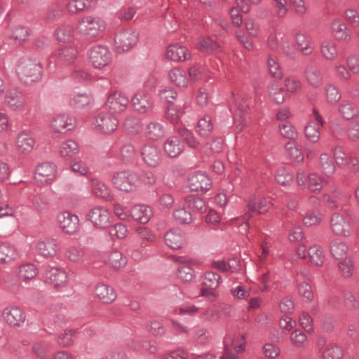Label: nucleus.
I'll list each match as a JSON object with an SVG mask.
<instances>
[{
  "label": "nucleus",
  "mask_w": 359,
  "mask_h": 359,
  "mask_svg": "<svg viewBox=\"0 0 359 359\" xmlns=\"http://www.w3.org/2000/svg\"><path fill=\"white\" fill-rule=\"evenodd\" d=\"M36 250L39 255L44 257H53L57 252V245L53 239L40 241L36 243Z\"/></svg>",
  "instance_id": "28"
},
{
  "label": "nucleus",
  "mask_w": 359,
  "mask_h": 359,
  "mask_svg": "<svg viewBox=\"0 0 359 359\" xmlns=\"http://www.w3.org/2000/svg\"><path fill=\"white\" fill-rule=\"evenodd\" d=\"M87 58L94 68L100 69L110 65L112 55L107 46L97 45L88 50Z\"/></svg>",
  "instance_id": "4"
},
{
  "label": "nucleus",
  "mask_w": 359,
  "mask_h": 359,
  "mask_svg": "<svg viewBox=\"0 0 359 359\" xmlns=\"http://www.w3.org/2000/svg\"><path fill=\"white\" fill-rule=\"evenodd\" d=\"M271 205L272 203L270 199L262 197L258 201V202H256L254 196H252L249 198L248 203L249 210L259 214L266 213L270 209Z\"/></svg>",
  "instance_id": "31"
},
{
  "label": "nucleus",
  "mask_w": 359,
  "mask_h": 359,
  "mask_svg": "<svg viewBox=\"0 0 359 359\" xmlns=\"http://www.w3.org/2000/svg\"><path fill=\"white\" fill-rule=\"evenodd\" d=\"M321 127L315 124L313 120H311L304 127V133L306 139L312 142H317L320 136Z\"/></svg>",
  "instance_id": "48"
},
{
  "label": "nucleus",
  "mask_w": 359,
  "mask_h": 359,
  "mask_svg": "<svg viewBox=\"0 0 359 359\" xmlns=\"http://www.w3.org/2000/svg\"><path fill=\"white\" fill-rule=\"evenodd\" d=\"M18 252L15 248L8 243L0 244V264L9 263L16 259Z\"/></svg>",
  "instance_id": "35"
},
{
  "label": "nucleus",
  "mask_w": 359,
  "mask_h": 359,
  "mask_svg": "<svg viewBox=\"0 0 359 359\" xmlns=\"http://www.w3.org/2000/svg\"><path fill=\"white\" fill-rule=\"evenodd\" d=\"M268 93L271 100L276 104H282L285 100L284 89L276 82L269 86Z\"/></svg>",
  "instance_id": "44"
},
{
  "label": "nucleus",
  "mask_w": 359,
  "mask_h": 359,
  "mask_svg": "<svg viewBox=\"0 0 359 359\" xmlns=\"http://www.w3.org/2000/svg\"><path fill=\"white\" fill-rule=\"evenodd\" d=\"M126 129L130 133H137L142 129L141 121L136 117H129L124 122Z\"/></svg>",
  "instance_id": "63"
},
{
  "label": "nucleus",
  "mask_w": 359,
  "mask_h": 359,
  "mask_svg": "<svg viewBox=\"0 0 359 359\" xmlns=\"http://www.w3.org/2000/svg\"><path fill=\"white\" fill-rule=\"evenodd\" d=\"M322 55L327 60H334L338 55L336 43L331 39H324L321 42Z\"/></svg>",
  "instance_id": "38"
},
{
  "label": "nucleus",
  "mask_w": 359,
  "mask_h": 359,
  "mask_svg": "<svg viewBox=\"0 0 359 359\" xmlns=\"http://www.w3.org/2000/svg\"><path fill=\"white\" fill-rule=\"evenodd\" d=\"M344 19L353 27L359 26V13L354 8H347L344 12Z\"/></svg>",
  "instance_id": "64"
},
{
  "label": "nucleus",
  "mask_w": 359,
  "mask_h": 359,
  "mask_svg": "<svg viewBox=\"0 0 359 359\" xmlns=\"http://www.w3.org/2000/svg\"><path fill=\"white\" fill-rule=\"evenodd\" d=\"M330 228L334 235L339 237H350L353 233L351 219L339 212L331 215Z\"/></svg>",
  "instance_id": "6"
},
{
  "label": "nucleus",
  "mask_w": 359,
  "mask_h": 359,
  "mask_svg": "<svg viewBox=\"0 0 359 359\" xmlns=\"http://www.w3.org/2000/svg\"><path fill=\"white\" fill-rule=\"evenodd\" d=\"M153 215V211L151 207L137 204L130 209V216L135 221L142 224L147 223Z\"/></svg>",
  "instance_id": "24"
},
{
  "label": "nucleus",
  "mask_w": 359,
  "mask_h": 359,
  "mask_svg": "<svg viewBox=\"0 0 359 359\" xmlns=\"http://www.w3.org/2000/svg\"><path fill=\"white\" fill-rule=\"evenodd\" d=\"M106 22L98 16L88 15L81 18L77 23L76 30L87 39H94L104 32Z\"/></svg>",
  "instance_id": "3"
},
{
  "label": "nucleus",
  "mask_w": 359,
  "mask_h": 359,
  "mask_svg": "<svg viewBox=\"0 0 359 359\" xmlns=\"http://www.w3.org/2000/svg\"><path fill=\"white\" fill-rule=\"evenodd\" d=\"M297 46L300 51L306 55H311L314 50V45L309 35L305 32H299L294 36Z\"/></svg>",
  "instance_id": "29"
},
{
  "label": "nucleus",
  "mask_w": 359,
  "mask_h": 359,
  "mask_svg": "<svg viewBox=\"0 0 359 359\" xmlns=\"http://www.w3.org/2000/svg\"><path fill=\"white\" fill-rule=\"evenodd\" d=\"M15 73L22 83L26 85H32L41 80L43 67L41 62L36 60L22 57L16 63Z\"/></svg>",
  "instance_id": "1"
},
{
  "label": "nucleus",
  "mask_w": 359,
  "mask_h": 359,
  "mask_svg": "<svg viewBox=\"0 0 359 359\" xmlns=\"http://www.w3.org/2000/svg\"><path fill=\"white\" fill-rule=\"evenodd\" d=\"M319 170L327 177H331L335 172V165L332 157L327 153L322 154L319 157Z\"/></svg>",
  "instance_id": "33"
},
{
  "label": "nucleus",
  "mask_w": 359,
  "mask_h": 359,
  "mask_svg": "<svg viewBox=\"0 0 359 359\" xmlns=\"http://www.w3.org/2000/svg\"><path fill=\"white\" fill-rule=\"evenodd\" d=\"M284 84L287 94L289 95L298 93L302 90L300 81L292 77L286 78L284 81Z\"/></svg>",
  "instance_id": "59"
},
{
  "label": "nucleus",
  "mask_w": 359,
  "mask_h": 359,
  "mask_svg": "<svg viewBox=\"0 0 359 359\" xmlns=\"http://www.w3.org/2000/svg\"><path fill=\"white\" fill-rule=\"evenodd\" d=\"M88 6V0H70L67 5V9L69 13L74 14L84 11Z\"/></svg>",
  "instance_id": "57"
},
{
  "label": "nucleus",
  "mask_w": 359,
  "mask_h": 359,
  "mask_svg": "<svg viewBox=\"0 0 359 359\" xmlns=\"http://www.w3.org/2000/svg\"><path fill=\"white\" fill-rule=\"evenodd\" d=\"M95 297L104 304H110L116 298L114 290L107 284H98L94 290Z\"/></svg>",
  "instance_id": "26"
},
{
  "label": "nucleus",
  "mask_w": 359,
  "mask_h": 359,
  "mask_svg": "<svg viewBox=\"0 0 359 359\" xmlns=\"http://www.w3.org/2000/svg\"><path fill=\"white\" fill-rule=\"evenodd\" d=\"M163 150L170 158L179 156L184 151V146L176 136H170L163 144Z\"/></svg>",
  "instance_id": "25"
},
{
  "label": "nucleus",
  "mask_w": 359,
  "mask_h": 359,
  "mask_svg": "<svg viewBox=\"0 0 359 359\" xmlns=\"http://www.w3.org/2000/svg\"><path fill=\"white\" fill-rule=\"evenodd\" d=\"M128 104V97L125 94L116 91L108 96L104 107L114 112H121L126 110Z\"/></svg>",
  "instance_id": "17"
},
{
  "label": "nucleus",
  "mask_w": 359,
  "mask_h": 359,
  "mask_svg": "<svg viewBox=\"0 0 359 359\" xmlns=\"http://www.w3.org/2000/svg\"><path fill=\"white\" fill-rule=\"evenodd\" d=\"M287 155L292 160L297 161L298 163H301L304 161V154L299 147L294 142H288L285 145Z\"/></svg>",
  "instance_id": "52"
},
{
  "label": "nucleus",
  "mask_w": 359,
  "mask_h": 359,
  "mask_svg": "<svg viewBox=\"0 0 359 359\" xmlns=\"http://www.w3.org/2000/svg\"><path fill=\"white\" fill-rule=\"evenodd\" d=\"M293 180V175L285 168H280L276 174V182L283 186L289 184Z\"/></svg>",
  "instance_id": "60"
},
{
  "label": "nucleus",
  "mask_w": 359,
  "mask_h": 359,
  "mask_svg": "<svg viewBox=\"0 0 359 359\" xmlns=\"http://www.w3.org/2000/svg\"><path fill=\"white\" fill-rule=\"evenodd\" d=\"M170 81L176 86L185 88L188 85V78L185 71L179 68H173L168 73Z\"/></svg>",
  "instance_id": "39"
},
{
  "label": "nucleus",
  "mask_w": 359,
  "mask_h": 359,
  "mask_svg": "<svg viewBox=\"0 0 359 359\" xmlns=\"http://www.w3.org/2000/svg\"><path fill=\"white\" fill-rule=\"evenodd\" d=\"M4 320L11 326H20L25 320L24 311L18 306L6 308L2 313Z\"/></svg>",
  "instance_id": "20"
},
{
  "label": "nucleus",
  "mask_w": 359,
  "mask_h": 359,
  "mask_svg": "<svg viewBox=\"0 0 359 359\" xmlns=\"http://www.w3.org/2000/svg\"><path fill=\"white\" fill-rule=\"evenodd\" d=\"M45 278L48 283L59 290L65 287L68 283L67 272L57 267H47L45 271Z\"/></svg>",
  "instance_id": "12"
},
{
  "label": "nucleus",
  "mask_w": 359,
  "mask_h": 359,
  "mask_svg": "<svg viewBox=\"0 0 359 359\" xmlns=\"http://www.w3.org/2000/svg\"><path fill=\"white\" fill-rule=\"evenodd\" d=\"M267 67L270 75L275 79H280L283 77V70L278 60L269 56L267 60Z\"/></svg>",
  "instance_id": "54"
},
{
  "label": "nucleus",
  "mask_w": 359,
  "mask_h": 359,
  "mask_svg": "<svg viewBox=\"0 0 359 359\" xmlns=\"http://www.w3.org/2000/svg\"><path fill=\"white\" fill-rule=\"evenodd\" d=\"M76 120L74 116L67 114L55 116L50 122V127L55 133H62L64 130H70L75 127Z\"/></svg>",
  "instance_id": "18"
},
{
  "label": "nucleus",
  "mask_w": 359,
  "mask_h": 359,
  "mask_svg": "<svg viewBox=\"0 0 359 359\" xmlns=\"http://www.w3.org/2000/svg\"><path fill=\"white\" fill-rule=\"evenodd\" d=\"M80 151L77 142L73 140H67L61 143L59 147V153L61 156L71 158Z\"/></svg>",
  "instance_id": "32"
},
{
  "label": "nucleus",
  "mask_w": 359,
  "mask_h": 359,
  "mask_svg": "<svg viewBox=\"0 0 359 359\" xmlns=\"http://www.w3.org/2000/svg\"><path fill=\"white\" fill-rule=\"evenodd\" d=\"M325 97L327 102L334 104L341 99V94L335 86L330 84L325 87Z\"/></svg>",
  "instance_id": "58"
},
{
  "label": "nucleus",
  "mask_w": 359,
  "mask_h": 359,
  "mask_svg": "<svg viewBox=\"0 0 359 359\" xmlns=\"http://www.w3.org/2000/svg\"><path fill=\"white\" fill-rule=\"evenodd\" d=\"M35 139L29 131L24 130L18 134L15 146L18 152L24 154H29L34 148Z\"/></svg>",
  "instance_id": "19"
},
{
  "label": "nucleus",
  "mask_w": 359,
  "mask_h": 359,
  "mask_svg": "<svg viewBox=\"0 0 359 359\" xmlns=\"http://www.w3.org/2000/svg\"><path fill=\"white\" fill-rule=\"evenodd\" d=\"M338 270L340 276L344 278H351L355 271L353 262L351 258L346 257L339 262Z\"/></svg>",
  "instance_id": "47"
},
{
  "label": "nucleus",
  "mask_w": 359,
  "mask_h": 359,
  "mask_svg": "<svg viewBox=\"0 0 359 359\" xmlns=\"http://www.w3.org/2000/svg\"><path fill=\"white\" fill-rule=\"evenodd\" d=\"M165 56L174 62H183L191 58L189 50L179 43L170 44L168 46Z\"/></svg>",
  "instance_id": "21"
},
{
  "label": "nucleus",
  "mask_w": 359,
  "mask_h": 359,
  "mask_svg": "<svg viewBox=\"0 0 359 359\" xmlns=\"http://www.w3.org/2000/svg\"><path fill=\"white\" fill-rule=\"evenodd\" d=\"M5 103L13 111H22L27 104L22 92L18 88L9 89L5 96Z\"/></svg>",
  "instance_id": "16"
},
{
  "label": "nucleus",
  "mask_w": 359,
  "mask_h": 359,
  "mask_svg": "<svg viewBox=\"0 0 359 359\" xmlns=\"http://www.w3.org/2000/svg\"><path fill=\"white\" fill-rule=\"evenodd\" d=\"M78 52L73 47H65L59 50L57 54L58 60L65 64H70L77 57Z\"/></svg>",
  "instance_id": "53"
},
{
  "label": "nucleus",
  "mask_w": 359,
  "mask_h": 359,
  "mask_svg": "<svg viewBox=\"0 0 359 359\" xmlns=\"http://www.w3.org/2000/svg\"><path fill=\"white\" fill-rule=\"evenodd\" d=\"M221 276L215 272L207 271L203 277V285L210 290H215L220 284Z\"/></svg>",
  "instance_id": "51"
},
{
  "label": "nucleus",
  "mask_w": 359,
  "mask_h": 359,
  "mask_svg": "<svg viewBox=\"0 0 359 359\" xmlns=\"http://www.w3.org/2000/svg\"><path fill=\"white\" fill-rule=\"evenodd\" d=\"M173 217L179 224H190L194 220L192 213L184 208H179L173 212Z\"/></svg>",
  "instance_id": "55"
},
{
  "label": "nucleus",
  "mask_w": 359,
  "mask_h": 359,
  "mask_svg": "<svg viewBox=\"0 0 359 359\" xmlns=\"http://www.w3.org/2000/svg\"><path fill=\"white\" fill-rule=\"evenodd\" d=\"M111 182L116 189L125 192L135 191L142 185L140 175L130 170L115 172Z\"/></svg>",
  "instance_id": "2"
},
{
  "label": "nucleus",
  "mask_w": 359,
  "mask_h": 359,
  "mask_svg": "<svg viewBox=\"0 0 359 359\" xmlns=\"http://www.w3.org/2000/svg\"><path fill=\"white\" fill-rule=\"evenodd\" d=\"M297 182L299 186H303L311 191H320L328 184V181L320 177L316 173L307 175L303 170H299L297 173Z\"/></svg>",
  "instance_id": "8"
},
{
  "label": "nucleus",
  "mask_w": 359,
  "mask_h": 359,
  "mask_svg": "<svg viewBox=\"0 0 359 359\" xmlns=\"http://www.w3.org/2000/svg\"><path fill=\"white\" fill-rule=\"evenodd\" d=\"M93 125L100 133H110L116 130L118 121L113 112L102 107L94 117Z\"/></svg>",
  "instance_id": "5"
},
{
  "label": "nucleus",
  "mask_w": 359,
  "mask_h": 359,
  "mask_svg": "<svg viewBox=\"0 0 359 359\" xmlns=\"http://www.w3.org/2000/svg\"><path fill=\"white\" fill-rule=\"evenodd\" d=\"M339 113L345 119H359V108L356 102L353 101H344L339 106Z\"/></svg>",
  "instance_id": "27"
},
{
  "label": "nucleus",
  "mask_w": 359,
  "mask_h": 359,
  "mask_svg": "<svg viewBox=\"0 0 359 359\" xmlns=\"http://www.w3.org/2000/svg\"><path fill=\"white\" fill-rule=\"evenodd\" d=\"M214 128V123L210 116L206 115L198 121L196 131L199 135L207 137L211 134Z\"/></svg>",
  "instance_id": "43"
},
{
  "label": "nucleus",
  "mask_w": 359,
  "mask_h": 359,
  "mask_svg": "<svg viewBox=\"0 0 359 359\" xmlns=\"http://www.w3.org/2000/svg\"><path fill=\"white\" fill-rule=\"evenodd\" d=\"M57 222L62 231L67 234H74L80 229L79 217L69 211L59 213L57 216Z\"/></svg>",
  "instance_id": "11"
},
{
  "label": "nucleus",
  "mask_w": 359,
  "mask_h": 359,
  "mask_svg": "<svg viewBox=\"0 0 359 359\" xmlns=\"http://www.w3.org/2000/svg\"><path fill=\"white\" fill-rule=\"evenodd\" d=\"M135 155V148L133 145L130 143L123 144L115 154L116 158L123 163L131 162Z\"/></svg>",
  "instance_id": "41"
},
{
  "label": "nucleus",
  "mask_w": 359,
  "mask_h": 359,
  "mask_svg": "<svg viewBox=\"0 0 359 359\" xmlns=\"http://www.w3.org/2000/svg\"><path fill=\"white\" fill-rule=\"evenodd\" d=\"M233 116V122L238 132H241L248 124V103L244 99L238 98L233 106L231 107Z\"/></svg>",
  "instance_id": "10"
},
{
  "label": "nucleus",
  "mask_w": 359,
  "mask_h": 359,
  "mask_svg": "<svg viewBox=\"0 0 359 359\" xmlns=\"http://www.w3.org/2000/svg\"><path fill=\"white\" fill-rule=\"evenodd\" d=\"M65 256L72 262L82 263L85 260V250L80 246L70 245L66 248Z\"/></svg>",
  "instance_id": "36"
},
{
  "label": "nucleus",
  "mask_w": 359,
  "mask_h": 359,
  "mask_svg": "<svg viewBox=\"0 0 359 359\" xmlns=\"http://www.w3.org/2000/svg\"><path fill=\"white\" fill-rule=\"evenodd\" d=\"M131 105L135 111L140 114L150 111L154 107L151 95L146 92H138L131 98Z\"/></svg>",
  "instance_id": "14"
},
{
  "label": "nucleus",
  "mask_w": 359,
  "mask_h": 359,
  "mask_svg": "<svg viewBox=\"0 0 359 359\" xmlns=\"http://www.w3.org/2000/svg\"><path fill=\"white\" fill-rule=\"evenodd\" d=\"M138 33L133 29H125L117 32L114 37V47L118 53L130 50L137 43Z\"/></svg>",
  "instance_id": "7"
},
{
  "label": "nucleus",
  "mask_w": 359,
  "mask_h": 359,
  "mask_svg": "<svg viewBox=\"0 0 359 359\" xmlns=\"http://www.w3.org/2000/svg\"><path fill=\"white\" fill-rule=\"evenodd\" d=\"M140 154L143 162L150 168H156L161 163V151L153 142L144 144L141 148Z\"/></svg>",
  "instance_id": "9"
},
{
  "label": "nucleus",
  "mask_w": 359,
  "mask_h": 359,
  "mask_svg": "<svg viewBox=\"0 0 359 359\" xmlns=\"http://www.w3.org/2000/svg\"><path fill=\"white\" fill-rule=\"evenodd\" d=\"M343 355V349L334 344L327 345L321 353L322 359H341Z\"/></svg>",
  "instance_id": "50"
},
{
  "label": "nucleus",
  "mask_w": 359,
  "mask_h": 359,
  "mask_svg": "<svg viewBox=\"0 0 359 359\" xmlns=\"http://www.w3.org/2000/svg\"><path fill=\"white\" fill-rule=\"evenodd\" d=\"M36 274L37 269L33 264H25L20 267L19 277L25 283L34 278Z\"/></svg>",
  "instance_id": "49"
},
{
  "label": "nucleus",
  "mask_w": 359,
  "mask_h": 359,
  "mask_svg": "<svg viewBox=\"0 0 359 359\" xmlns=\"http://www.w3.org/2000/svg\"><path fill=\"white\" fill-rule=\"evenodd\" d=\"M331 32L337 41H350L352 36L346 25L339 18L333 20L330 25Z\"/></svg>",
  "instance_id": "23"
},
{
  "label": "nucleus",
  "mask_w": 359,
  "mask_h": 359,
  "mask_svg": "<svg viewBox=\"0 0 359 359\" xmlns=\"http://www.w3.org/2000/svg\"><path fill=\"white\" fill-rule=\"evenodd\" d=\"M90 187L92 193L97 197L108 198L110 196V189L109 187L98 179H92Z\"/></svg>",
  "instance_id": "37"
},
{
  "label": "nucleus",
  "mask_w": 359,
  "mask_h": 359,
  "mask_svg": "<svg viewBox=\"0 0 359 359\" xmlns=\"http://www.w3.org/2000/svg\"><path fill=\"white\" fill-rule=\"evenodd\" d=\"M308 257L310 262L318 266H322L325 260L323 250L317 244L311 245L308 249Z\"/></svg>",
  "instance_id": "40"
},
{
  "label": "nucleus",
  "mask_w": 359,
  "mask_h": 359,
  "mask_svg": "<svg viewBox=\"0 0 359 359\" xmlns=\"http://www.w3.org/2000/svg\"><path fill=\"white\" fill-rule=\"evenodd\" d=\"M36 175L44 177L45 182L50 183L56 178V165L52 163H43L36 168Z\"/></svg>",
  "instance_id": "30"
},
{
  "label": "nucleus",
  "mask_w": 359,
  "mask_h": 359,
  "mask_svg": "<svg viewBox=\"0 0 359 359\" xmlns=\"http://www.w3.org/2000/svg\"><path fill=\"white\" fill-rule=\"evenodd\" d=\"M308 83L313 88H319L323 84V76L320 71L315 67L308 66L305 71Z\"/></svg>",
  "instance_id": "42"
},
{
  "label": "nucleus",
  "mask_w": 359,
  "mask_h": 359,
  "mask_svg": "<svg viewBox=\"0 0 359 359\" xmlns=\"http://www.w3.org/2000/svg\"><path fill=\"white\" fill-rule=\"evenodd\" d=\"M128 347L134 350H140L141 348L148 351L150 353H155L157 351V348L154 343L151 341H144L142 344L138 341L132 340L127 343Z\"/></svg>",
  "instance_id": "61"
},
{
  "label": "nucleus",
  "mask_w": 359,
  "mask_h": 359,
  "mask_svg": "<svg viewBox=\"0 0 359 359\" xmlns=\"http://www.w3.org/2000/svg\"><path fill=\"white\" fill-rule=\"evenodd\" d=\"M145 135L151 140H158L163 137L165 130L163 124L157 121H151L144 130Z\"/></svg>",
  "instance_id": "34"
},
{
  "label": "nucleus",
  "mask_w": 359,
  "mask_h": 359,
  "mask_svg": "<svg viewBox=\"0 0 359 359\" xmlns=\"http://www.w3.org/2000/svg\"><path fill=\"white\" fill-rule=\"evenodd\" d=\"M165 244L172 249L183 248L187 243L185 233L179 229L168 231L164 236Z\"/></svg>",
  "instance_id": "22"
},
{
  "label": "nucleus",
  "mask_w": 359,
  "mask_h": 359,
  "mask_svg": "<svg viewBox=\"0 0 359 359\" xmlns=\"http://www.w3.org/2000/svg\"><path fill=\"white\" fill-rule=\"evenodd\" d=\"M92 97L86 94H77L75 95L73 98V104L75 107L82 109L92 104Z\"/></svg>",
  "instance_id": "62"
},
{
  "label": "nucleus",
  "mask_w": 359,
  "mask_h": 359,
  "mask_svg": "<svg viewBox=\"0 0 359 359\" xmlns=\"http://www.w3.org/2000/svg\"><path fill=\"white\" fill-rule=\"evenodd\" d=\"M330 250L335 259H339L346 255L348 247L344 241L336 238L330 243Z\"/></svg>",
  "instance_id": "45"
},
{
  "label": "nucleus",
  "mask_w": 359,
  "mask_h": 359,
  "mask_svg": "<svg viewBox=\"0 0 359 359\" xmlns=\"http://www.w3.org/2000/svg\"><path fill=\"white\" fill-rule=\"evenodd\" d=\"M108 262L114 268L118 269L126 264V257L118 250H113L108 255Z\"/></svg>",
  "instance_id": "56"
},
{
  "label": "nucleus",
  "mask_w": 359,
  "mask_h": 359,
  "mask_svg": "<svg viewBox=\"0 0 359 359\" xmlns=\"http://www.w3.org/2000/svg\"><path fill=\"white\" fill-rule=\"evenodd\" d=\"M189 187L192 191L206 192L212 185L211 179L202 172L193 173L188 180Z\"/></svg>",
  "instance_id": "15"
},
{
  "label": "nucleus",
  "mask_w": 359,
  "mask_h": 359,
  "mask_svg": "<svg viewBox=\"0 0 359 359\" xmlns=\"http://www.w3.org/2000/svg\"><path fill=\"white\" fill-rule=\"evenodd\" d=\"M88 219L95 227L104 229L110 223V212L104 206H96L93 208L88 214Z\"/></svg>",
  "instance_id": "13"
},
{
  "label": "nucleus",
  "mask_w": 359,
  "mask_h": 359,
  "mask_svg": "<svg viewBox=\"0 0 359 359\" xmlns=\"http://www.w3.org/2000/svg\"><path fill=\"white\" fill-rule=\"evenodd\" d=\"M184 201L189 208L195 209L201 213L205 212L207 210L206 201L197 195H189L184 198Z\"/></svg>",
  "instance_id": "46"
}]
</instances>
